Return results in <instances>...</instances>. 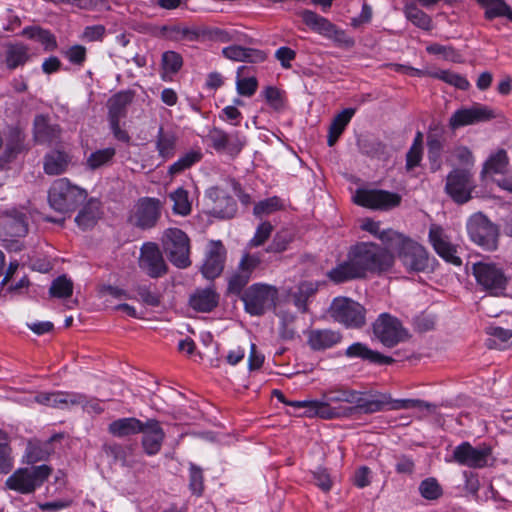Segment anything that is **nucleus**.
I'll return each instance as SVG.
<instances>
[{"instance_id":"423d86ee","label":"nucleus","mask_w":512,"mask_h":512,"mask_svg":"<svg viewBox=\"0 0 512 512\" xmlns=\"http://www.w3.org/2000/svg\"><path fill=\"white\" fill-rule=\"evenodd\" d=\"M329 315L346 328L360 329L366 324V309L348 297H336L329 307Z\"/></svg>"},{"instance_id":"09e8293b","label":"nucleus","mask_w":512,"mask_h":512,"mask_svg":"<svg viewBox=\"0 0 512 512\" xmlns=\"http://www.w3.org/2000/svg\"><path fill=\"white\" fill-rule=\"evenodd\" d=\"M49 293L52 297L68 298L73 293V283L65 275L59 276L53 280Z\"/></svg>"},{"instance_id":"0e129e2a","label":"nucleus","mask_w":512,"mask_h":512,"mask_svg":"<svg viewBox=\"0 0 512 512\" xmlns=\"http://www.w3.org/2000/svg\"><path fill=\"white\" fill-rule=\"evenodd\" d=\"M441 151L442 143L439 139L433 138L428 140V158L431 162L432 171H437L440 168Z\"/></svg>"},{"instance_id":"6ab92c4d","label":"nucleus","mask_w":512,"mask_h":512,"mask_svg":"<svg viewBox=\"0 0 512 512\" xmlns=\"http://www.w3.org/2000/svg\"><path fill=\"white\" fill-rule=\"evenodd\" d=\"M206 139L217 152H226L231 156L239 154L245 144L238 132L228 134L218 127L211 128Z\"/></svg>"},{"instance_id":"9d476101","label":"nucleus","mask_w":512,"mask_h":512,"mask_svg":"<svg viewBox=\"0 0 512 512\" xmlns=\"http://www.w3.org/2000/svg\"><path fill=\"white\" fill-rule=\"evenodd\" d=\"M277 298V289L263 283L251 285L242 296L245 310L253 316L263 315L274 308Z\"/></svg>"},{"instance_id":"4d7b16f0","label":"nucleus","mask_w":512,"mask_h":512,"mask_svg":"<svg viewBox=\"0 0 512 512\" xmlns=\"http://www.w3.org/2000/svg\"><path fill=\"white\" fill-rule=\"evenodd\" d=\"M281 200L274 196L265 200L258 202L253 209V214L256 217L261 218L265 215H270L273 212L279 210L281 208Z\"/></svg>"},{"instance_id":"6e6552de","label":"nucleus","mask_w":512,"mask_h":512,"mask_svg":"<svg viewBox=\"0 0 512 512\" xmlns=\"http://www.w3.org/2000/svg\"><path fill=\"white\" fill-rule=\"evenodd\" d=\"M469 238L486 251L498 248L499 230L483 213L473 214L466 224Z\"/></svg>"},{"instance_id":"4468645a","label":"nucleus","mask_w":512,"mask_h":512,"mask_svg":"<svg viewBox=\"0 0 512 512\" xmlns=\"http://www.w3.org/2000/svg\"><path fill=\"white\" fill-rule=\"evenodd\" d=\"M353 200L359 206L386 211L399 206L402 197L387 190L357 189Z\"/></svg>"},{"instance_id":"79ce46f5","label":"nucleus","mask_w":512,"mask_h":512,"mask_svg":"<svg viewBox=\"0 0 512 512\" xmlns=\"http://www.w3.org/2000/svg\"><path fill=\"white\" fill-rule=\"evenodd\" d=\"M317 287L312 282H302L297 290L292 293V299L295 306L302 312L307 311L308 299L315 294Z\"/></svg>"},{"instance_id":"f257e3e1","label":"nucleus","mask_w":512,"mask_h":512,"mask_svg":"<svg viewBox=\"0 0 512 512\" xmlns=\"http://www.w3.org/2000/svg\"><path fill=\"white\" fill-rule=\"evenodd\" d=\"M388 398L375 392H360L344 386L331 388L323 393V400L293 402V406L304 408L307 417L334 419L351 416L355 410L365 414L383 411Z\"/></svg>"},{"instance_id":"a19ab883","label":"nucleus","mask_w":512,"mask_h":512,"mask_svg":"<svg viewBox=\"0 0 512 512\" xmlns=\"http://www.w3.org/2000/svg\"><path fill=\"white\" fill-rule=\"evenodd\" d=\"M404 13L406 18L415 26L423 30H430L432 28L431 17L424 11L420 10L415 4L406 5Z\"/></svg>"},{"instance_id":"412c9836","label":"nucleus","mask_w":512,"mask_h":512,"mask_svg":"<svg viewBox=\"0 0 512 512\" xmlns=\"http://www.w3.org/2000/svg\"><path fill=\"white\" fill-rule=\"evenodd\" d=\"M493 110L481 104H474L470 108L455 111L449 120L452 129L472 125L478 122L488 121L494 118Z\"/></svg>"},{"instance_id":"ea45409f","label":"nucleus","mask_w":512,"mask_h":512,"mask_svg":"<svg viewBox=\"0 0 512 512\" xmlns=\"http://www.w3.org/2000/svg\"><path fill=\"white\" fill-rule=\"evenodd\" d=\"M509 159L505 150L501 149L491 155L485 162L482 174H502L506 171Z\"/></svg>"},{"instance_id":"7c9ffc66","label":"nucleus","mask_w":512,"mask_h":512,"mask_svg":"<svg viewBox=\"0 0 512 512\" xmlns=\"http://www.w3.org/2000/svg\"><path fill=\"white\" fill-rule=\"evenodd\" d=\"M219 295L211 288L197 290L190 296V306L198 312H211L217 307Z\"/></svg>"},{"instance_id":"2eb2a0df","label":"nucleus","mask_w":512,"mask_h":512,"mask_svg":"<svg viewBox=\"0 0 512 512\" xmlns=\"http://www.w3.org/2000/svg\"><path fill=\"white\" fill-rule=\"evenodd\" d=\"M160 216L161 202L158 199L146 197L137 202L129 221L140 229H150L157 224Z\"/></svg>"},{"instance_id":"bb28decb","label":"nucleus","mask_w":512,"mask_h":512,"mask_svg":"<svg viewBox=\"0 0 512 512\" xmlns=\"http://www.w3.org/2000/svg\"><path fill=\"white\" fill-rule=\"evenodd\" d=\"M222 54L227 59L237 62L261 63L267 58L264 51L246 48L239 45H231L223 48Z\"/></svg>"},{"instance_id":"864d4df0","label":"nucleus","mask_w":512,"mask_h":512,"mask_svg":"<svg viewBox=\"0 0 512 512\" xmlns=\"http://www.w3.org/2000/svg\"><path fill=\"white\" fill-rule=\"evenodd\" d=\"M419 492L427 500H436L442 495V488L435 478H427L420 483Z\"/></svg>"},{"instance_id":"4c0bfd02","label":"nucleus","mask_w":512,"mask_h":512,"mask_svg":"<svg viewBox=\"0 0 512 512\" xmlns=\"http://www.w3.org/2000/svg\"><path fill=\"white\" fill-rule=\"evenodd\" d=\"M23 35L41 43L46 51H53L57 48L56 37L48 30L40 27H27L23 30Z\"/></svg>"},{"instance_id":"de8ad7c7","label":"nucleus","mask_w":512,"mask_h":512,"mask_svg":"<svg viewBox=\"0 0 512 512\" xmlns=\"http://www.w3.org/2000/svg\"><path fill=\"white\" fill-rule=\"evenodd\" d=\"M70 405L81 406L83 410L89 414H100L104 410L98 399L88 397L81 393H73L72 399H70Z\"/></svg>"},{"instance_id":"bf43d9fd","label":"nucleus","mask_w":512,"mask_h":512,"mask_svg":"<svg viewBox=\"0 0 512 512\" xmlns=\"http://www.w3.org/2000/svg\"><path fill=\"white\" fill-rule=\"evenodd\" d=\"M273 226L270 222H262L256 229L253 238L249 241V248H256L263 245L270 237Z\"/></svg>"},{"instance_id":"774afa93","label":"nucleus","mask_w":512,"mask_h":512,"mask_svg":"<svg viewBox=\"0 0 512 512\" xmlns=\"http://www.w3.org/2000/svg\"><path fill=\"white\" fill-rule=\"evenodd\" d=\"M13 468L11 448L8 443L0 442V473L7 474Z\"/></svg>"},{"instance_id":"e433bc0d","label":"nucleus","mask_w":512,"mask_h":512,"mask_svg":"<svg viewBox=\"0 0 512 512\" xmlns=\"http://www.w3.org/2000/svg\"><path fill=\"white\" fill-rule=\"evenodd\" d=\"M183 66L182 56L175 51H166L162 54L161 68L162 79H171L173 75L178 73Z\"/></svg>"},{"instance_id":"338daca9","label":"nucleus","mask_w":512,"mask_h":512,"mask_svg":"<svg viewBox=\"0 0 512 512\" xmlns=\"http://www.w3.org/2000/svg\"><path fill=\"white\" fill-rule=\"evenodd\" d=\"M260 263L261 258L259 255L245 253L238 264V269L248 274L249 278H251L252 273L259 267Z\"/></svg>"},{"instance_id":"cd10ccee","label":"nucleus","mask_w":512,"mask_h":512,"mask_svg":"<svg viewBox=\"0 0 512 512\" xmlns=\"http://www.w3.org/2000/svg\"><path fill=\"white\" fill-rule=\"evenodd\" d=\"M303 22L312 30L327 36L332 37L333 34H340L344 36V32L337 29L328 19L318 15L311 10H304L301 14Z\"/></svg>"},{"instance_id":"8fccbe9b","label":"nucleus","mask_w":512,"mask_h":512,"mask_svg":"<svg viewBox=\"0 0 512 512\" xmlns=\"http://www.w3.org/2000/svg\"><path fill=\"white\" fill-rule=\"evenodd\" d=\"M115 149L112 147L97 150L87 158V166L91 170H96L109 163L115 156Z\"/></svg>"},{"instance_id":"72a5a7b5","label":"nucleus","mask_w":512,"mask_h":512,"mask_svg":"<svg viewBox=\"0 0 512 512\" xmlns=\"http://www.w3.org/2000/svg\"><path fill=\"white\" fill-rule=\"evenodd\" d=\"M30 58L29 48L22 43L8 44L5 50V64L9 70L23 66Z\"/></svg>"},{"instance_id":"052dcab7","label":"nucleus","mask_w":512,"mask_h":512,"mask_svg":"<svg viewBox=\"0 0 512 512\" xmlns=\"http://www.w3.org/2000/svg\"><path fill=\"white\" fill-rule=\"evenodd\" d=\"M292 241V236L288 231L277 232L272 242L267 247L266 251L269 253L284 252Z\"/></svg>"},{"instance_id":"2f4dec72","label":"nucleus","mask_w":512,"mask_h":512,"mask_svg":"<svg viewBox=\"0 0 512 512\" xmlns=\"http://www.w3.org/2000/svg\"><path fill=\"white\" fill-rule=\"evenodd\" d=\"M130 91H121L113 95L107 103L109 120H121L126 117L127 106L132 102Z\"/></svg>"},{"instance_id":"393cba45","label":"nucleus","mask_w":512,"mask_h":512,"mask_svg":"<svg viewBox=\"0 0 512 512\" xmlns=\"http://www.w3.org/2000/svg\"><path fill=\"white\" fill-rule=\"evenodd\" d=\"M341 334L331 329H313L307 332V343L314 351L332 348L341 341Z\"/></svg>"},{"instance_id":"1a4fd4ad","label":"nucleus","mask_w":512,"mask_h":512,"mask_svg":"<svg viewBox=\"0 0 512 512\" xmlns=\"http://www.w3.org/2000/svg\"><path fill=\"white\" fill-rule=\"evenodd\" d=\"M51 471L52 469L45 464L20 468L7 478L6 486L21 494H29L43 484Z\"/></svg>"},{"instance_id":"aec40b11","label":"nucleus","mask_w":512,"mask_h":512,"mask_svg":"<svg viewBox=\"0 0 512 512\" xmlns=\"http://www.w3.org/2000/svg\"><path fill=\"white\" fill-rule=\"evenodd\" d=\"M27 208L7 210L0 217V226L7 237H24L28 232Z\"/></svg>"},{"instance_id":"b1692460","label":"nucleus","mask_w":512,"mask_h":512,"mask_svg":"<svg viewBox=\"0 0 512 512\" xmlns=\"http://www.w3.org/2000/svg\"><path fill=\"white\" fill-rule=\"evenodd\" d=\"M25 135L18 127L11 128L0 156V170L5 169L23 150Z\"/></svg>"},{"instance_id":"dca6fc26","label":"nucleus","mask_w":512,"mask_h":512,"mask_svg":"<svg viewBox=\"0 0 512 512\" xmlns=\"http://www.w3.org/2000/svg\"><path fill=\"white\" fill-rule=\"evenodd\" d=\"M140 268L151 278H159L167 273L168 266L156 243H145L140 252Z\"/></svg>"},{"instance_id":"c03bdc74","label":"nucleus","mask_w":512,"mask_h":512,"mask_svg":"<svg viewBox=\"0 0 512 512\" xmlns=\"http://www.w3.org/2000/svg\"><path fill=\"white\" fill-rule=\"evenodd\" d=\"M246 66H240L237 69L236 90L241 96L251 97L258 88V81L255 77H241Z\"/></svg>"},{"instance_id":"c85d7f7f","label":"nucleus","mask_w":512,"mask_h":512,"mask_svg":"<svg viewBox=\"0 0 512 512\" xmlns=\"http://www.w3.org/2000/svg\"><path fill=\"white\" fill-rule=\"evenodd\" d=\"M143 422L135 417L119 418L108 425V432L116 438H125L139 434Z\"/></svg>"},{"instance_id":"a18cd8bd","label":"nucleus","mask_w":512,"mask_h":512,"mask_svg":"<svg viewBox=\"0 0 512 512\" xmlns=\"http://www.w3.org/2000/svg\"><path fill=\"white\" fill-rule=\"evenodd\" d=\"M173 201V212L181 216H187L191 212V202L189 201L188 192L179 187L170 194Z\"/></svg>"},{"instance_id":"f3484780","label":"nucleus","mask_w":512,"mask_h":512,"mask_svg":"<svg viewBox=\"0 0 512 512\" xmlns=\"http://www.w3.org/2000/svg\"><path fill=\"white\" fill-rule=\"evenodd\" d=\"M429 242L435 252L446 262L455 266L462 264L461 258L457 255V246L452 244L444 229L436 224L429 228Z\"/></svg>"},{"instance_id":"a878e982","label":"nucleus","mask_w":512,"mask_h":512,"mask_svg":"<svg viewBox=\"0 0 512 512\" xmlns=\"http://www.w3.org/2000/svg\"><path fill=\"white\" fill-rule=\"evenodd\" d=\"M345 355L348 358H360L378 365H389L395 361L392 357L383 355L378 351H374L361 342H356L350 345L346 349Z\"/></svg>"},{"instance_id":"69168bd1","label":"nucleus","mask_w":512,"mask_h":512,"mask_svg":"<svg viewBox=\"0 0 512 512\" xmlns=\"http://www.w3.org/2000/svg\"><path fill=\"white\" fill-rule=\"evenodd\" d=\"M86 48L82 45H73L62 51V54L74 65L81 66L86 61Z\"/></svg>"},{"instance_id":"58836bf2","label":"nucleus","mask_w":512,"mask_h":512,"mask_svg":"<svg viewBox=\"0 0 512 512\" xmlns=\"http://www.w3.org/2000/svg\"><path fill=\"white\" fill-rule=\"evenodd\" d=\"M72 396L73 393L69 392L40 393L35 396V401L53 408H64L70 405Z\"/></svg>"},{"instance_id":"f03ea898","label":"nucleus","mask_w":512,"mask_h":512,"mask_svg":"<svg viewBox=\"0 0 512 512\" xmlns=\"http://www.w3.org/2000/svg\"><path fill=\"white\" fill-rule=\"evenodd\" d=\"M395 257L387 248L372 242H361L352 246L345 260L327 272L335 284L365 278L368 273L382 274L394 265Z\"/></svg>"},{"instance_id":"f8f14e48","label":"nucleus","mask_w":512,"mask_h":512,"mask_svg":"<svg viewBox=\"0 0 512 512\" xmlns=\"http://www.w3.org/2000/svg\"><path fill=\"white\" fill-rule=\"evenodd\" d=\"M375 337L387 348H392L409 338L408 331L400 320L388 313H382L373 323Z\"/></svg>"},{"instance_id":"6e6d98bb","label":"nucleus","mask_w":512,"mask_h":512,"mask_svg":"<svg viewBox=\"0 0 512 512\" xmlns=\"http://www.w3.org/2000/svg\"><path fill=\"white\" fill-rule=\"evenodd\" d=\"M189 488L191 492L200 496L204 490V477L202 469L191 463L189 467Z\"/></svg>"},{"instance_id":"603ef678","label":"nucleus","mask_w":512,"mask_h":512,"mask_svg":"<svg viewBox=\"0 0 512 512\" xmlns=\"http://www.w3.org/2000/svg\"><path fill=\"white\" fill-rule=\"evenodd\" d=\"M360 152L369 157L380 158L386 153V145L378 139H362L358 141Z\"/></svg>"},{"instance_id":"ddd939ff","label":"nucleus","mask_w":512,"mask_h":512,"mask_svg":"<svg viewBox=\"0 0 512 512\" xmlns=\"http://www.w3.org/2000/svg\"><path fill=\"white\" fill-rule=\"evenodd\" d=\"M450 461L469 468L481 469L492 464V449L485 444L473 447L469 442H462L454 448Z\"/></svg>"},{"instance_id":"c9c22d12","label":"nucleus","mask_w":512,"mask_h":512,"mask_svg":"<svg viewBox=\"0 0 512 512\" xmlns=\"http://www.w3.org/2000/svg\"><path fill=\"white\" fill-rule=\"evenodd\" d=\"M69 157L65 152L55 150L45 156L44 171L48 175H59L66 171Z\"/></svg>"},{"instance_id":"13d9d810","label":"nucleus","mask_w":512,"mask_h":512,"mask_svg":"<svg viewBox=\"0 0 512 512\" xmlns=\"http://www.w3.org/2000/svg\"><path fill=\"white\" fill-rule=\"evenodd\" d=\"M434 76L450 85L455 86L456 88H459L461 90H466L469 87V82L467 79L460 74L442 70L434 74Z\"/></svg>"},{"instance_id":"0eeeda50","label":"nucleus","mask_w":512,"mask_h":512,"mask_svg":"<svg viewBox=\"0 0 512 512\" xmlns=\"http://www.w3.org/2000/svg\"><path fill=\"white\" fill-rule=\"evenodd\" d=\"M85 198V190L71 185L65 178L54 181L48 193L50 206L61 213L73 210Z\"/></svg>"},{"instance_id":"37998d69","label":"nucleus","mask_w":512,"mask_h":512,"mask_svg":"<svg viewBox=\"0 0 512 512\" xmlns=\"http://www.w3.org/2000/svg\"><path fill=\"white\" fill-rule=\"evenodd\" d=\"M176 145V137L171 132H164L163 128L160 127L157 135L156 146L159 155L163 158H170L174 154Z\"/></svg>"},{"instance_id":"f704fd0d","label":"nucleus","mask_w":512,"mask_h":512,"mask_svg":"<svg viewBox=\"0 0 512 512\" xmlns=\"http://www.w3.org/2000/svg\"><path fill=\"white\" fill-rule=\"evenodd\" d=\"M375 394H380L386 396L388 398L385 407L389 406V409L392 410H400V409H419V410H427L429 412H434L436 409V405L420 400V399H392L390 394L375 392ZM386 408H384L385 410Z\"/></svg>"},{"instance_id":"7ed1b4c3","label":"nucleus","mask_w":512,"mask_h":512,"mask_svg":"<svg viewBox=\"0 0 512 512\" xmlns=\"http://www.w3.org/2000/svg\"><path fill=\"white\" fill-rule=\"evenodd\" d=\"M379 239L397 253L401 264L409 272H423L429 266L427 250L405 235L394 230H383Z\"/></svg>"},{"instance_id":"9b49d317","label":"nucleus","mask_w":512,"mask_h":512,"mask_svg":"<svg viewBox=\"0 0 512 512\" xmlns=\"http://www.w3.org/2000/svg\"><path fill=\"white\" fill-rule=\"evenodd\" d=\"M476 183L469 168H454L446 177L445 192L457 204L471 200Z\"/></svg>"},{"instance_id":"3c124183","label":"nucleus","mask_w":512,"mask_h":512,"mask_svg":"<svg viewBox=\"0 0 512 512\" xmlns=\"http://www.w3.org/2000/svg\"><path fill=\"white\" fill-rule=\"evenodd\" d=\"M487 333L494 338L487 340V346L489 348L501 349L503 347V344L508 342L512 337V330L504 329L498 326L488 327Z\"/></svg>"},{"instance_id":"473e14b6","label":"nucleus","mask_w":512,"mask_h":512,"mask_svg":"<svg viewBox=\"0 0 512 512\" xmlns=\"http://www.w3.org/2000/svg\"><path fill=\"white\" fill-rule=\"evenodd\" d=\"M101 216L100 202L91 199L78 213L75 218L77 225L83 230L92 228Z\"/></svg>"},{"instance_id":"c756f323","label":"nucleus","mask_w":512,"mask_h":512,"mask_svg":"<svg viewBox=\"0 0 512 512\" xmlns=\"http://www.w3.org/2000/svg\"><path fill=\"white\" fill-rule=\"evenodd\" d=\"M61 129L56 124H50L44 115H38L34 120V136L39 143H54L60 137Z\"/></svg>"},{"instance_id":"a211bd4d","label":"nucleus","mask_w":512,"mask_h":512,"mask_svg":"<svg viewBox=\"0 0 512 512\" xmlns=\"http://www.w3.org/2000/svg\"><path fill=\"white\" fill-rule=\"evenodd\" d=\"M206 197L211 202L209 213L219 219L233 218L237 212V204L227 191L219 187H210Z\"/></svg>"},{"instance_id":"49530a36","label":"nucleus","mask_w":512,"mask_h":512,"mask_svg":"<svg viewBox=\"0 0 512 512\" xmlns=\"http://www.w3.org/2000/svg\"><path fill=\"white\" fill-rule=\"evenodd\" d=\"M485 9V18L492 20L496 17H503L509 12V6L504 0H476Z\"/></svg>"},{"instance_id":"5701e85b","label":"nucleus","mask_w":512,"mask_h":512,"mask_svg":"<svg viewBox=\"0 0 512 512\" xmlns=\"http://www.w3.org/2000/svg\"><path fill=\"white\" fill-rule=\"evenodd\" d=\"M225 248L220 241L211 242L205 262L202 266V273L207 279H215L224 268Z\"/></svg>"},{"instance_id":"20e7f679","label":"nucleus","mask_w":512,"mask_h":512,"mask_svg":"<svg viewBox=\"0 0 512 512\" xmlns=\"http://www.w3.org/2000/svg\"><path fill=\"white\" fill-rule=\"evenodd\" d=\"M471 269L476 283L482 291L491 296H500L506 290L508 277L499 264L481 260L472 263Z\"/></svg>"},{"instance_id":"e2e57ef3","label":"nucleus","mask_w":512,"mask_h":512,"mask_svg":"<svg viewBox=\"0 0 512 512\" xmlns=\"http://www.w3.org/2000/svg\"><path fill=\"white\" fill-rule=\"evenodd\" d=\"M354 114L355 109L353 108H346L342 110L333 118L329 128L336 133L342 134Z\"/></svg>"},{"instance_id":"39448f33","label":"nucleus","mask_w":512,"mask_h":512,"mask_svg":"<svg viewBox=\"0 0 512 512\" xmlns=\"http://www.w3.org/2000/svg\"><path fill=\"white\" fill-rule=\"evenodd\" d=\"M163 250L169 261L177 268L184 269L191 265L190 239L178 228H168L161 238Z\"/></svg>"},{"instance_id":"680f3d73","label":"nucleus","mask_w":512,"mask_h":512,"mask_svg":"<svg viewBox=\"0 0 512 512\" xmlns=\"http://www.w3.org/2000/svg\"><path fill=\"white\" fill-rule=\"evenodd\" d=\"M250 278L248 274H245L240 269L237 270L230 276L228 281V291L233 294H240L243 288L248 284Z\"/></svg>"},{"instance_id":"4be33fe9","label":"nucleus","mask_w":512,"mask_h":512,"mask_svg":"<svg viewBox=\"0 0 512 512\" xmlns=\"http://www.w3.org/2000/svg\"><path fill=\"white\" fill-rule=\"evenodd\" d=\"M141 446L148 456L158 454L162 448L165 432L156 419H147L143 422Z\"/></svg>"},{"instance_id":"5fc2aeb1","label":"nucleus","mask_w":512,"mask_h":512,"mask_svg":"<svg viewBox=\"0 0 512 512\" xmlns=\"http://www.w3.org/2000/svg\"><path fill=\"white\" fill-rule=\"evenodd\" d=\"M201 159V153L189 152L183 157L179 158L169 167V173L172 175L179 174L184 170L190 168L193 164L197 163Z\"/></svg>"}]
</instances>
